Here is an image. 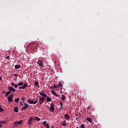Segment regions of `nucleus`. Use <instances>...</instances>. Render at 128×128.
Here are the masks:
<instances>
[{
  "label": "nucleus",
  "mask_w": 128,
  "mask_h": 128,
  "mask_svg": "<svg viewBox=\"0 0 128 128\" xmlns=\"http://www.w3.org/2000/svg\"><path fill=\"white\" fill-rule=\"evenodd\" d=\"M37 64H38L40 68H42L44 66V62L42 60H38Z\"/></svg>",
  "instance_id": "f257e3e1"
},
{
  "label": "nucleus",
  "mask_w": 128,
  "mask_h": 128,
  "mask_svg": "<svg viewBox=\"0 0 128 128\" xmlns=\"http://www.w3.org/2000/svg\"><path fill=\"white\" fill-rule=\"evenodd\" d=\"M14 96V94H11L8 97H7V99L8 102H14V100H12V97Z\"/></svg>",
  "instance_id": "f03ea898"
},
{
  "label": "nucleus",
  "mask_w": 128,
  "mask_h": 128,
  "mask_svg": "<svg viewBox=\"0 0 128 128\" xmlns=\"http://www.w3.org/2000/svg\"><path fill=\"white\" fill-rule=\"evenodd\" d=\"M50 110L52 112H54V104L52 103L50 104Z\"/></svg>",
  "instance_id": "7ed1b4c3"
},
{
  "label": "nucleus",
  "mask_w": 128,
  "mask_h": 128,
  "mask_svg": "<svg viewBox=\"0 0 128 128\" xmlns=\"http://www.w3.org/2000/svg\"><path fill=\"white\" fill-rule=\"evenodd\" d=\"M28 102L29 104H36L38 102V100H36V101H34L32 100H28Z\"/></svg>",
  "instance_id": "20e7f679"
},
{
  "label": "nucleus",
  "mask_w": 128,
  "mask_h": 128,
  "mask_svg": "<svg viewBox=\"0 0 128 128\" xmlns=\"http://www.w3.org/2000/svg\"><path fill=\"white\" fill-rule=\"evenodd\" d=\"M26 87H28V84H26V82H24V85L20 86L19 90H24Z\"/></svg>",
  "instance_id": "39448f33"
},
{
  "label": "nucleus",
  "mask_w": 128,
  "mask_h": 128,
  "mask_svg": "<svg viewBox=\"0 0 128 128\" xmlns=\"http://www.w3.org/2000/svg\"><path fill=\"white\" fill-rule=\"evenodd\" d=\"M32 120L33 118L32 117H30L29 120H28V126H32Z\"/></svg>",
  "instance_id": "423d86ee"
},
{
  "label": "nucleus",
  "mask_w": 128,
  "mask_h": 128,
  "mask_svg": "<svg viewBox=\"0 0 128 128\" xmlns=\"http://www.w3.org/2000/svg\"><path fill=\"white\" fill-rule=\"evenodd\" d=\"M8 90H10V92H16V89L12 86H8Z\"/></svg>",
  "instance_id": "0eeeda50"
},
{
  "label": "nucleus",
  "mask_w": 128,
  "mask_h": 128,
  "mask_svg": "<svg viewBox=\"0 0 128 128\" xmlns=\"http://www.w3.org/2000/svg\"><path fill=\"white\" fill-rule=\"evenodd\" d=\"M39 94L40 95H41L42 96H44L45 98H48V95L46 94L44 91H41L40 92H39Z\"/></svg>",
  "instance_id": "6e6552de"
},
{
  "label": "nucleus",
  "mask_w": 128,
  "mask_h": 128,
  "mask_svg": "<svg viewBox=\"0 0 128 128\" xmlns=\"http://www.w3.org/2000/svg\"><path fill=\"white\" fill-rule=\"evenodd\" d=\"M44 98L40 97V100H39V102H40V104H42L44 102Z\"/></svg>",
  "instance_id": "1a4fd4ad"
},
{
  "label": "nucleus",
  "mask_w": 128,
  "mask_h": 128,
  "mask_svg": "<svg viewBox=\"0 0 128 128\" xmlns=\"http://www.w3.org/2000/svg\"><path fill=\"white\" fill-rule=\"evenodd\" d=\"M14 124H22V120H20V121H16L14 122Z\"/></svg>",
  "instance_id": "9d476101"
},
{
  "label": "nucleus",
  "mask_w": 128,
  "mask_h": 128,
  "mask_svg": "<svg viewBox=\"0 0 128 128\" xmlns=\"http://www.w3.org/2000/svg\"><path fill=\"white\" fill-rule=\"evenodd\" d=\"M64 118H66V120H70V115H68V114H65L64 115Z\"/></svg>",
  "instance_id": "9b49d317"
},
{
  "label": "nucleus",
  "mask_w": 128,
  "mask_h": 128,
  "mask_svg": "<svg viewBox=\"0 0 128 128\" xmlns=\"http://www.w3.org/2000/svg\"><path fill=\"white\" fill-rule=\"evenodd\" d=\"M43 124L44 126H46V128H50V125H48V124H46V121H44L43 122Z\"/></svg>",
  "instance_id": "f8f14e48"
},
{
  "label": "nucleus",
  "mask_w": 128,
  "mask_h": 128,
  "mask_svg": "<svg viewBox=\"0 0 128 128\" xmlns=\"http://www.w3.org/2000/svg\"><path fill=\"white\" fill-rule=\"evenodd\" d=\"M24 104L25 106L22 108V110H26V108H28V104L26 103H24Z\"/></svg>",
  "instance_id": "ddd939ff"
},
{
  "label": "nucleus",
  "mask_w": 128,
  "mask_h": 128,
  "mask_svg": "<svg viewBox=\"0 0 128 128\" xmlns=\"http://www.w3.org/2000/svg\"><path fill=\"white\" fill-rule=\"evenodd\" d=\"M52 94H54V96H57V97L59 96L58 95V94H56V92H54V89L52 90Z\"/></svg>",
  "instance_id": "4468645a"
},
{
  "label": "nucleus",
  "mask_w": 128,
  "mask_h": 128,
  "mask_svg": "<svg viewBox=\"0 0 128 128\" xmlns=\"http://www.w3.org/2000/svg\"><path fill=\"white\" fill-rule=\"evenodd\" d=\"M16 70H18V68H20V65L16 64L14 66Z\"/></svg>",
  "instance_id": "2eb2a0df"
},
{
  "label": "nucleus",
  "mask_w": 128,
  "mask_h": 128,
  "mask_svg": "<svg viewBox=\"0 0 128 128\" xmlns=\"http://www.w3.org/2000/svg\"><path fill=\"white\" fill-rule=\"evenodd\" d=\"M34 84H35V86H37V88H40V85H38V82L36 81V82H34Z\"/></svg>",
  "instance_id": "dca6fc26"
},
{
  "label": "nucleus",
  "mask_w": 128,
  "mask_h": 128,
  "mask_svg": "<svg viewBox=\"0 0 128 128\" xmlns=\"http://www.w3.org/2000/svg\"><path fill=\"white\" fill-rule=\"evenodd\" d=\"M10 92H10V91L6 92V93H5L6 98L8 96V94H10Z\"/></svg>",
  "instance_id": "f3484780"
},
{
  "label": "nucleus",
  "mask_w": 128,
  "mask_h": 128,
  "mask_svg": "<svg viewBox=\"0 0 128 128\" xmlns=\"http://www.w3.org/2000/svg\"><path fill=\"white\" fill-rule=\"evenodd\" d=\"M14 112H18V108L16 107L14 108Z\"/></svg>",
  "instance_id": "a211bd4d"
},
{
  "label": "nucleus",
  "mask_w": 128,
  "mask_h": 128,
  "mask_svg": "<svg viewBox=\"0 0 128 128\" xmlns=\"http://www.w3.org/2000/svg\"><path fill=\"white\" fill-rule=\"evenodd\" d=\"M62 126H66V120L63 121Z\"/></svg>",
  "instance_id": "6ab92c4d"
},
{
  "label": "nucleus",
  "mask_w": 128,
  "mask_h": 128,
  "mask_svg": "<svg viewBox=\"0 0 128 128\" xmlns=\"http://www.w3.org/2000/svg\"><path fill=\"white\" fill-rule=\"evenodd\" d=\"M23 84H24V82H19L18 84V86H23Z\"/></svg>",
  "instance_id": "aec40b11"
},
{
  "label": "nucleus",
  "mask_w": 128,
  "mask_h": 128,
  "mask_svg": "<svg viewBox=\"0 0 128 128\" xmlns=\"http://www.w3.org/2000/svg\"><path fill=\"white\" fill-rule=\"evenodd\" d=\"M46 100H47L48 102H52V98L47 96Z\"/></svg>",
  "instance_id": "412c9836"
},
{
  "label": "nucleus",
  "mask_w": 128,
  "mask_h": 128,
  "mask_svg": "<svg viewBox=\"0 0 128 128\" xmlns=\"http://www.w3.org/2000/svg\"><path fill=\"white\" fill-rule=\"evenodd\" d=\"M61 100H66V96L64 94H62V97L61 98Z\"/></svg>",
  "instance_id": "4be33fe9"
},
{
  "label": "nucleus",
  "mask_w": 128,
  "mask_h": 128,
  "mask_svg": "<svg viewBox=\"0 0 128 128\" xmlns=\"http://www.w3.org/2000/svg\"><path fill=\"white\" fill-rule=\"evenodd\" d=\"M14 101L16 103L18 102H20V98H17L15 99Z\"/></svg>",
  "instance_id": "5701e85b"
},
{
  "label": "nucleus",
  "mask_w": 128,
  "mask_h": 128,
  "mask_svg": "<svg viewBox=\"0 0 128 128\" xmlns=\"http://www.w3.org/2000/svg\"><path fill=\"white\" fill-rule=\"evenodd\" d=\"M86 120L89 122H92V119L90 118H87Z\"/></svg>",
  "instance_id": "b1692460"
},
{
  "label": "nucleus",
  "mask_w": 128,
  "mask_h": 128,
  "mask_svg": "<svg viewBox=\"0 0 128 128\" xmlns=\"http://www.w3.org/2000/svg\"><path fill=\"white\" fill-rule=\"evenodd\" d=\"M0 124H8V123L6 121H4V120L0 122Z\"/></svg>",
  "instance_id": "393cba45"
},
{
  "label": "nucleus",
  "mask_w": 128,
  "mask_h": 128,
  "mask_svg": "<svg viewBox=\"0 0 128 128\" xmlns=\"http://www.w3.org/2000/svg\"><path fill=\"white\" fill-rule=\"evenodd\" d=\"M37 120L38 122H40V118L38 117H35L34 118V120Z\"/></svg>",
  "instance_id": "a878e982"
},
{
  "label": "nucleus",
  "mask_w": 128,
  "mask_h": 128,
  "mask_svg": "<svg viewBox=\"0 0 128 128\" xmlns=\"http://www.w3.org/2000/svg\"><path fill=\"white\" fill-rule=\"evenodd\" d=\"M58 86H60V88H62V84H60V82H58Z\"/></svg>",
  "instance_id": "bb28decb"
},
{
  "label": "nucleus",
  "mask_w": 128,
  "mask_h": 128,
  "mask_svg": "<svg viewBox=\"0 0 128 128\" xmlns=\"http://www.w3.org/2000/svg\"><path fill=\"white\" fill-rule=\"evenodd\" d=\"M26 100V98L23 96L22 98V100L23 102H24V100Z\"/></svg>",
  "instance_id": "cd10ccee"
},
{
  "label": "nucleus",
  "mask_w": 128,
  "mask_h": 128,
  "mask_svg": "<svg viewBox=\"0 0 128 128\" xmlns=\"http://www.w3.org/2000/svg\"><path fill=\"white\" fill-rule=\"evenodd\" d=\"M0 112H4V109L2 108L0 105Z\"/></svg>",
  "instance_id": "c85d7f7f"
},
{
  "label": "nucleus",
  "mask_w": 128,
  "mask_h": 128,
  "mask_svg": "<svg viewBox=\"0 0 128 128\" xmlns=\"http://www.w3.org/2000/svg\"><path fill=\"white\" fill-rule=\"evenodd\" d=\"M11 84H12V86H14L16 84H14V82H12V83H11Z\"/></svg>",
  "instance_id": "c756f323"
},
{
  "label": "nucleus",
  "mask_w": 128,
  "mask_h": 128,
  "mask_svg": "<svg viewBox=\"0 0 128 128\" xmlns=\"http://www.w3.org/2000/svg\"><path fill=\"white\" fill-rule=\"evenodd\" d=\"M60 108H62V106H64V103L62 104H60Z\"/></svg>",
  "instance_id": "7c9ffc66"
},
{
  "label": "nucleus",
  "mask_w": 128,
  "mask_h": 128,
  "mask_svg": "<svg viewBox=\"0 0 128 128\" xmlns=\"http://www.w3.org/2000/svg\"><path fill=\"white\" fill-rule=\"evenodd\" d=\"M53 88H58V85H54Z\"/></svg>",
  "instance_id": "2f4dec72"
},
{
  "label": "nucleus",
  "mask_w": 128,
  "mask_h": 128,
  "mask_svg": "<svg viewBox=\"0 0 128 128\" xmlns=\"http://www.w3.org/2000/svg\"><path fill=\"white\" fill-rule=\"evenodd\" d=\"M18 85L16 84H15L14 85L15 88H18Z\"/></svg>",
  "instance_id": "473e14b6"
},
{
  "label": "nucleus",
  "mask_w": 128,
  "mask_h": 128,
  "mask_svg": "<svg viewBox=\"0 0 128 128\" xmlns=\"http://www.w3.org/2000/svg\"><path fill=\"white\" fill-rule=\"evenodd\" d=\"M6 58H10V56H7L6 57Z\"/></svg>",
  "instance_id": "72a5a7b5"
},
{
  "label": "nucleus",
  "mask_w": 128,
  "mask_h": 128,
  "mask_svg": "<svg viewBox=\"0 0 128 128\" xmlns=\"http://www.w3.org/2000/svg\"><path fill=\"white\" fill-rule=\"evenodd\" d=\"M20 106H24V104H22V102H20Z\"/></svg>",
  "instance_id": "f704fd0d"
},
{
  "label": "nucleus",
  "mask_w": 128,
  "mask_h": 128,
  "mask_svg": "<svg viewBox=\"0 0 128 128\" xmlns=\"http://www.w3.org/2000/svg\"><path fill=\"white\" fill-rule=\"evenodd\" d=\"M64 104V103H62V101H60V104Z\"/></svg>",
  "instance_id": "c9c22d12"
},
{
  "label": "nucleus",
  "mask_w": 128,
  "mask_h": 128,
  "mask_svg": "<svg viewBox=\"0 0 128 128\" xmlns=\"http://www.w3.org/2000/svg\"><path fill=\"white\" fill-rule=\"evenodd\" d=\"M87 108H88V110H90V106H88Z\"/></svg>",
  "instance_id": "e433bc0d"
},
{
  "label": "nucleus",
  "mask_w": 128,
  "mask_h": 128,
  "mask_svg": "<svg viewBox=\"0 0 128 128\" xmlns=\"http://www.w3.org/2000/svg\"><path fill=\"white\" fill-rule=\"evenodd\" d=\"M2 80V78L0 76V80Z\"/></svg>",
  "instance_id": "4c0bfd02"
},
{
  "label": "nucleus",
  "mask_w": 128,
  "mask_h": 128,
  "mask_svg": "<svg viewBox=\"0 0 128 128\" xmlns=\"http://www.w3.org/2000/svg\"><path fill=\"white\" fill-rule=\"evenodd\" d=\"M76 120H78V118H76Z\"/></svg>",
  "instance_id": "58836bf2"
},
{
  "label": "nucleus",
  "mask_w": 128,
  "mask_h": 128,
  "mask_svg": "<svg viewBox=\"0 0 128 128\" xmlns=\"http://www.w3.org/2000/svg\"><path fill=\"white\" fill-rule=\"evenodd\" d=\"M18 74H16V75H14V76H18Z\"/></svg>",
  "instance_id": "ea45409f"
},
{
  "label": "nucleus",
  "mask_w": 128,
  "mask_h": 128,
  "mask_svg": "<svg viewBox=\"0 0 128 128\" xmlns=\"http://www.w3.org/2000/svg\"><path fill=\"white\" fill-rule=\"evenodd\" d=\"M50 90H52V87H50Z\"/></svg>",
  "instance_id": "a19ab883"
},
{
  "label": "nucleus",
  "mask_w": 128,
  "mask_h": 128,
  "mask_svg": "<svg viewBox=\"0 0 128 128\" xmlns=\"http://www.w3.org/2000/svg\"><path fill=\"white\" fill-rule=\"evenodd\" d=\"M0 128H2V124H0Z\"/></svg>",
  "instance_id": "79ce46f5"
}]
</instances>
